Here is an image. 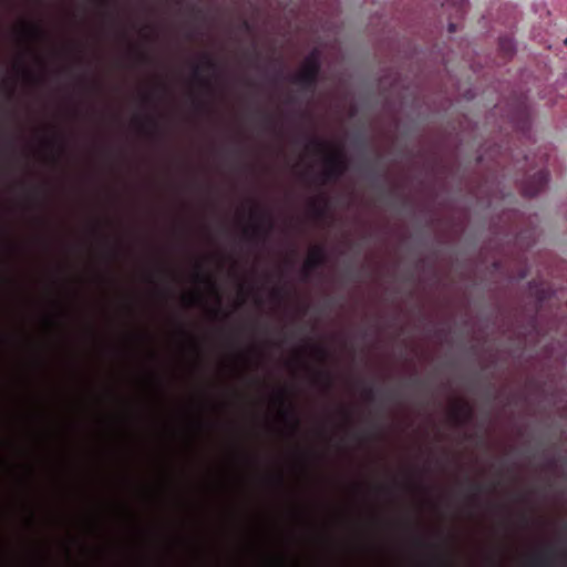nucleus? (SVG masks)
I'll list each match as a JSON object with an SVG mask.
<instances>
[{
    "mask_svg": "<svg viewBox=\"0 0 567 567\" xmlns=\"http://www.w3.org/2000/svg\"><path fill=\"white\" fill-rule=\"evenodd\" d=\"M411 384L414 386H422L424 384V382L422 380H420L419 378H414L411 380Z\"/></svg>",
    "mask_w": 567,
    "mask_h": 567,
    "instance_id": "nucleus-19",
    "label": "nucleus"
},
{
    "mask_svg": "<svg viewBox=\"0 0 567 567\" xmlns=\"http://www.w3.org/2000/svg\"><path fill=\"white\" fill-rule=\"evenodd\" d=\"M288 542L289 538L284 529L282 520L276 517L272 522V543L275 548L267 557L269 567H288L291 563V557L286 549Z\"/></svg>",
    "mask_w": 567,
    "mask_h": 567,
    "instance_id": "nucleus-4",
    "label": "nucleus"
},
{
    "mask_svg": "<svg viewBox=\"0 0 567 567\" xmlns=\"http://www.w3.org/2000/svg\"><path fill=\"white\" fill-rule=\"evenodd\" d=\"M268 486L278 497L288 496V483L286 473L278 464L268 473L266 477Z\"/></svg>",
    "mask_w": 567,
    "mask_h": 567,
    "instance_id": "nucleus-7",
    "label": "nucleus"
},
{
    "mask_svg": "<svg viewBox=\"0 0 567 567\" xmlns=\"http://www.w3.org/2000/svg\"><path fill=\"white\" fill-rule=\"evenodd\" d=\"M474 415L473 408L467 402H458L451 410V417L457 425L468 423Z\"/></svg>",
    "mask_w": 567,
    "mask_h": 567,
    "instance_id": "nucleus-8",
    "label": "nucleus"
},
{
    "mask_svg": "<svg viewBox=\"0 0 567 567\" xmlns=\"http://www.w3.org/2000/svg\"><path fill=\"white\" fill-rule=\"evenodd\" d=\"M548 466H549V467H554V466H555V462H554V460H551V461H549V462H548Z\"/></svg>",
    "mask_w": 567,
    "mask_h": 567,
    "instance_id": "nucleus-24",
    "label": "nucleus"
},
{
    "mask_svg": "<svg viewBox=\"0 0 567 567\" xmlns=\"http://www.w3.org/2000/svg\"><path fill=\"white\" fill-rule=\"evenodd\" d=\"M343 414H344V416H346L347 419H349V417H350V415H349V413H348L347 411H343Z\"/></svg>",
    "mask_w": 567,
    "mask_h": 567,
    "instance_id": "nucleus-26",
    "label": "nucleus"
},
{
    "mask_svg": "<svg viewBox=\"0 0 567 567\" xmlns=\"http://www.w3.org/2000/svg\"><path fill=\"white\" fill-rule=\"evenodd\" d=\"M249 229H250V230L252 229V226H251V225L249 226Z\"/></svg>",
    "mask_w": 567,
    "mask_h": 567,
    "instance_id": "nucleus-29",
    "label": "nucleus"
},
{
    "mask_svg": "<svg viewBox=\"0 0 567 567\" xmlns=\"http://www.w3.org/2000/svg\"><path fill=\"white\" fill-rule=\"evenodd\" d=\"M319 159L322 162L327 175L334 176L340 174L346 159L342 147L337 142H320L316 145Z\"/></svg>",
    "mask_w": 567,
    "mask_h": 567,
    "instance_id": "nucleus-5",
    "label": "nucleus"
},
{
    "mask_svg": "<svg viewBox=\"0 0 567 567\" xmlns=\"http://www.w3.org/2000/svg\"><path fill=\"white\" fill-rule=\"evenodd\" d=\"M363 398L367 402L371 403L375 399V391L372 386H364L363 389Z\"/></svg>",
    "mask_w": 567,
    "mask_h": 567,
    "instance_id": "nucleus-16",
    "label": "nucleus"
},
{
    "mask_svg": "<svg viewBox=\"0 0 567 567\" xmlns=\"http://www.w3.org/2000/svg\"><path fill=\"white\" fill-rule=\"evenodd\" d=\"M287 341H288V334L286 333V331L282 328H280V329L276 330V336L270 338L268 340V343L270 344V347H272L275 349H280Z\"/></svg>",
    "mask_w": 567,
    "mask_h": 567,
    "instance_id": "nucleus-12",
    "label": "nucleus"
},
{
    "mask_svg": "<svg viewBox=\"0 0 567 567\" xmlns=\"http://www.w3.org/2000/svg\"><path fill=\"white\" fill-rule=\"evenodd\" d=\"M235 284H236V285H239L240 282H239V281H236Z\"/></svg>",
    "mask_w": 567,
    "mask_h": 567,
    "instance_id": "nucleus-28",
    "label": "nucleus"
},
{
    "mask_svg": "<svg viewBox=\"0 0 567 567\" xmlns=\"http://www.w3.org/2000/svg\"><path fill=\"white\" fill-rule=\"evenodd\" d=\"M193 349L196 352V354L198 355L199 354V350H198V347H197L196 343H193Z\"/></svg>",
    "mask_w": 567,
    "mask_h": 567,
    "instance_id": "nucleus-22",
    "label": "nucleus"
},
{
    "mask_svg": "<svg viewBox=\"0 0 567 567\" xmlns=\"http://www.w3.org/2000/svg\"><path fill=\"white\" fill-rule=\"evenodd\" d=\"M287 513L290 515L296 513V508L290 503L287 505Z\"/></svg>",
    "mask_w": 567,
    "mask_h": 567,
    "instance_id": "nucleus-20",
    "label": "nucleus"
},
{
    "mask_svg": "<svg viewBox=\"0 0 567 567\" xmlns=\"http://www.w3.org/2000/svg\"><path fill=\"white\" fill-rule=\"evenodd\" d=\"M238 288V295L240 297L241 306L244 307L248 301V286H235Z\"/></svg>",
    "mask_w": 567,
    "mask_h": 567,
    "instance_id": "nucleus-15",
    "label": "nucleus"
},
{
    "mask_svg": "<svg viewBox=\"0 0 567 567\" xmlns=\"http://www.w3.org/2000/svg\"><path fill=\"white\" fill-rule=\"evenodd\" d=\"M297 361H298L299 363H302V360H301V357H300V352H299V351H297Z\"/></svg>",
    "mask_w": 567,
    "mask_h": 567,
    "instance_id": "nucleus-23",
    "label": "nucleus"
},
{
    "mask_svg": "<svg viewBox=\"0 0 567 567\" xmlns=\"http://www.w3.org/2000/svg\"><path fill=\"white\" fill-rule=\"evenodd\" d=\"M261 286H250V516L255 515V464H256V452H255V395L254 390L256 386L255 378V330L256 320L252 316V309L257 305L258 288ZM274 288V295L278 296L282 288L287 286H271Z\"/></svg>",
    "mask_w": 567,
    "mask_h": 567,
    "instance_id": "nucleus-2",
    "label": "nucleus"
},
{
    "mask_svg": "<svg viewBox=\"0 0 567 567\" xmlns=\"http://www.w3.org/2000/svg\"><path fill=\"white\" fill-rule=\"evenodd\" d=\"M315 381L322 384L327 391H330L334 384L333 374L329 370L315 371Z\"/></svg>",
    "mask_w": 567,
    "mask_h": 567,
    "instance_id": "nucleus-10",
    "label": "nucleus"
},
{
    "mask_svg": "<svg viewBox=\"0 0 567 567\" xmlns=\"http://www.w3.org/2000/svg\"><path fill=\"white\" fill-rule=\"evenodd\" d=\"M471 489L473 492V498H476V496L484 491V486L480 483H471Z\"/></svg>",
    "mask_w": 567,
    "mask_h": 567,
    "instance_id": "nucleus-18",
    "label": "nucleus"
},
{
    "mask_svg": "<svg viewBox=\"0 0 567 567\" xmlns=\"http://www.w3.org/2000/svg\"><path fill=\"white\" fill-rule=\"evenodd\" d=\"M324 249L320 246H313L309 249L305 261V270L310 271L324 259Z\"/></svg>",
    "mask_w": 567,
    "mask_h": 567,
    "instance_id": "nucleus-9",
    "label": "nucleus"
},
{
    "mask_svg": "<svg viewBox=\"0 0 567 567\" xmlns=\"http://www.w3.org/2000/svg\"><path fill=\"white\" fill-rule=\"evenodd\" d=\"M209 313L215 319L223 315L221 301L219 299L217 300L216 305L209 309Z\"/></svg>",
    "mask_w": 567,
    "mask_h": 567,
    "instance_id": "nucleus-17",
    "label": "nucleus"
},
{
    "mask_svg": "<svg viewBox=\"0 0 567 567\" xmlns=\"http://www.w3.org/2000/svg\"><path fill=\"white\" fill-rule=\"evenodd\" d=\"M30 286H0V288H29ZM44 288H80L81 286H43ZM97 288H106L107 286H96ZM200 288L202 286H197ZM204 288H212V290H216L217 288H221L223 286H203Z\"/></svg>",
    "mask_w": 567,
    "mask_h": 567,
    "instance_id": "nucleus-14",
    "label": "nucleus"
},
{
    "mask_svg": "<svg viewBox=\"0 0 567 567\" xmlns=\"http://www.w3.org/2000/svg\"><path fill=\"white\" fill-rule=\"evenodd\" d=\"M318 60L319 54L317 51L312 52L309 56L306 58L296 75V81L299 84L310 85L315 81L318 72Z\"/></svg>",
    "mask_w": 567,
    "mask_h": 567,
    "instance_id": "nucleus-6",
    "label": "nucleus"
},
{
    "mask_svg": "<svg viewBox=\"0 0 567 567\" xmlns=\"http://www.w3.org/2000/svg\"><path fill=\"white\" fill-rule=\"evenodd\" d=\"M310 350L315 359L320 362H326L330 358L329 350L323 346H311Z\"/></svg>",
    "mask_w": 567,
    "mask_h": 567,
    "instance_id": "nucleus-13",
    "label": "nucleus"
},
{
    "mask_svg": "<svg viewBox=\"0 0 567 567\" xmlns=\"http://www.w3.org/2000/svg\"><path fill=\"white\" fill-rule=\"evenodd\" d=\"M540 179H542L543 183H546V181H547L546 175H542Z\"/></svg>",
    "mask_w": 567,
    "mask_h": 567,
    "instance_id": "nucleus-25",
    "label": "nucleus"
},
{
    "mask_svg": "<svg viewBox=\"0 0 567 567\" xmlns=\"http://www.w3.org/2000/svg\"><path fill=\"white\" fill-rule=\"evenodd\" d=\"M246 329H247V323H246V322H245V320H244V321H243V327H241L243 334H245Z\"/></svg>",
    "mask_w": 567,
    "mask_h": 567,
    "instance_id": "nucleus-21",
    "label": "nucleus"
},
{
    "mask_svg": "<svg viewBox=\"0 0 567 567\" xmlns=\"http://www.w3.org/2000/svg\"><path fill=\"white\" fill-rule=\"evenodd\" d=\"M270 403L277 412L278 420L285 426V434L289 439H295L299 433L301 421L289 388L281 384L274 386L270 393Z\"/></svg>",
    "mask_w": 567,
    "mask_h": 567,
    "instance_id": "nucleus-3",
    "label": "nucleus"
},
{
    "mask_svg": "<svg viewBox=\"0 0 567 567\" xmlns=\"http://www.w3.org/2000/svg\"><path fill=\"white\" fill-rule=\"evenodd\" d=\"M565 42L567 43V39H566V41H565Z\"/></svg>",
    "mask_w": 567,
    "mask_h": 567,
    "instance_id": "nucleus-30",
    "label": "nucleus"
},
{
    "mask_svg": "<svg viewBox=\"0 0 567 567\" xmlns=\"http://www.w3.org/2000/svg\"><path fill=\"white\" fill-rule=\"evenodd\" d=\"M0 284H19V281H0ZM21 284V281H20ZM23 284V281H22ZM25 284V281H24ZM27 284H38L37 281H27ZM48 284H87V281H49ZM90 284V281H89ZM91 284H109L107 281H91ZM143 284H157L156 281H144ZM176 284H182L177 281ZM190 284H216L215 281H192Z\"/></svg>",
    "mask_w": 567,
    "mask_h": 567,
    "instance_id": "nucleus-11",
    "label": "nucleus"
},
{
    "mask_svg": "<svg viewBox=\"0 0 567 567\" xmlns=\"http://www.w3.org/2000/svg\"><path fill=\"white\" fill-rule=\"evenodd\" d=\"M417 544H419V545H424V542H423L422 539H420V538H419V539H417Z\"/></svg>",
    "mask_w": 567,
    "mask_h": 567,
    "instance_id": "nucleus-27",
    "label": "nucleus"
},
{
    "mask_svg": "<svg viewBox=\"0 0 567 567\" xmlns=\"http://www.w3.org/2000/svg\"><path fill=\"white\" fill-rule=\"evenodd\" d=\"M241 382H243V424H241V560L243 567H248V343L241 347Z\"/></svg>",
    "mask_w": 567,
    "mask_h": 567,
    "instance_id": "nucleus-1",
    "label": "nucleus"
}]
</instances>
